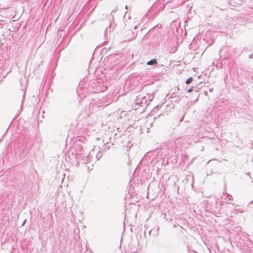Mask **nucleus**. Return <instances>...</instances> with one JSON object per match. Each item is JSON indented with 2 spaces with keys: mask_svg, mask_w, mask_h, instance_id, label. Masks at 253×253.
Segmentation results:
<instances>
[{
  "mask_svg": "<svg viewBox=\"0 0 253 253\" xmlns=\"http://www.w3.org/2000/svg\"><path fill=\"white\" fill-rule=\"evenodd\" d=\"M157 63V60L156 59H152L149 61H148L147 63V65H154V64H155Z\"/></svg>",
  "mask_w": 253,
  "mask_h": 253,
  "instance_id": "obj_1",
  "label": "nucleus"
},
{
  "mask_svg": "<svg viewBox=\"0 0 253 253\" xmlns=\"http://www.w3.org/2000/svg\"><path fill=\"white\" fill-rule=\"evenodd\" d=\"M193 78L192 77H190L189 78H188L185 82L186 84H189L190 83H191L193 81Z\"/></svg>",
  "mask_w": 253,
  "mask_h": 253,
  "instance_id": "obj_2",
  "label": "nucleus"
},
{
  "mask_svg": "<svg viewBox=\"0 0 253 253\" xmlns=\"http://www.w3.org/2000/svg\"><path fill=\"white\" fill-rule=\"evenodd\" d=\"M193 87H192L191 88H189L188 90V92H191L192 90H193Z\"/></svg>",
  "mask_w": 253,
  "mask_h": 253,
  "instance_id": "obj_3",
  "label": "nucleus"
}]
</instances>
